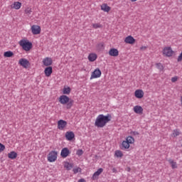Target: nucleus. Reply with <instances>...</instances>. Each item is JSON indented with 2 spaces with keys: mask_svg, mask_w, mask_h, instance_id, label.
Instances as JSON below:
<instances>
[{
  "mask_svg": "<svg viewBox=\"0 0 182 182\" xmlns=\"http://www.w3.org/2000/svg\"><path fill=\"white\" fill-rule=\"evenodd\" d=\"M18 65L22 66L24 69H28L29 66H31V63L26 58H21L18 60Z\"/></svg>",
  "mask_w": 182,
  "mask_h": 182,
  "instance_id": "423d86ee",
  "label": "nucleus"
},
{
  "mask_svg": "<svg viewBox=\"0 0 182 182\" xmlns=\"http://www.w3.org/2000/svg\"><path fill=\"white\" fill-rule=\"evenodd\" d=\"M22 6V3L19 1H15L13 4H11V8L12 9H21V7Z\"/></svg>",
  "mask_w": 182,
  "mask_h": 182,
  "instance_id": "6ab92c4d",
  "label": "nucleus"
},
{
  "mask_svg": "<svg viewBox=\"0 0 182 182\" xmlns=\"http://www.w3.org/2000/svg\"><path fill=\"white\" fill-rule=\"evenodd\" d=\"M69 154H70V151H69V149L63 148L61 150L60 156H61V157H63V159H66V157H68V156H69Z\"/></svg>",
  "mask_w": 182,
  "mask_h": 182,
  "instance_id": "4468645a",
  "label": "nucleus"
},
{
  "mask_svg": "<svg viewBox=\"0 0 182 182\" xmlns=\"http://www.w3.org/2000/svg\"><path fill=\"white\" fill-rule=\"evenodd\" d=\"M177 62H182V51H181V53L179 54V55L178 56Z\"/></svg>",
  "mask_w": 182,
  "mask_h": 182,
  "instance_id": "e433bc0d",
  "label": "nucleus"
},
{
  "mask_svg": "<svg viewBox=\"0 0 182 182\" xmlns=\"http://www.w3.org/2000/svg\"><path fill=\"white\" fill-rule=\"evenodd\" d=\"M128 171H130V168H128V170H127Z\"/></svg>",
  "mask_w": 182,
  "mask_h": 182,
  "instance_id": "a18cd8bd",
  "label": "nucleus"
},
{
  "mask_svg": "<svg viewBox=\"0 0 182 182\" xmlns=\"http://www.w3.org/2000/svg\"><path fill=\"white\" fill-rule=\"evenodd\" d=\"M122 146L123 149L127 150L128 149H130V144H129L128 141L125 140L122 141Z\"/></svg>",
  "mask_w": 182,
  "mask_h": 182,
  "instance_id": "a878e982",
  "label": "nucleus"
},
{
  "mask_svg": "<svg viewBox=\"0 0 182 182\" xmlns=\"http://www.w3.org/2000/svg\"><path fill=\"white\" fill-rule=\"evenodd\" d=\"M74 174H77V173H82V168L80 167H77L73 170Z\"/></svg>",
  "mask_w": 182,
  "mask_h": 182,
  "instance_id": "473e14b6",
  "label": "nucleus"
},
{
  "mask_svg": "<svg viewBox=\"0 0 182 182\" xmlns=\"http://www.w3.org/2000/svg\"><path fill=\"white\" fill-rule=\"evenodd\" d=\"M47 160L49 163H55L58 160V151H51L49 152Z\"/></svg>",
  "mask_w": 182,
  "mask_h": 182,
  "instance_id": "39448f33",
  "label": "nucleus"
},
{
  "mask_svg": "<svg viewBox=\"0 0 182 182\" xmlns=\"http://www.w3.org/2000/svg\"><path fill=\"white\" fill-rule=\"evenodd\" d=\"M68 126V122L63 119H60L58 122V129L59 130H65V128Z\"/></svg>",
  "mask_w": 182,
  "mask_h": 182,
  "instance_id": "1a4fd4ad",
  "label": "nucleus"
},
{
  "mask_svg": "<svg viewBox=\"0 0 182 182\" xmlns=\"http://www.w3.org/2000/svg\"><path fill=\"white\" fill-rule=\"evenodd\" d=\"M125 141H127L129 144H134V138L132 136H129L126 138Z\"/></svg>",
  "mask_w": 182,
  "mask_h": 182,
  "instance_id": "c756f323",
  "label": "nucleus"
},
{
  "mask_svg": "<svg viewBox=\"0 0 182 182\" xmlns=\"http://www.w3.org/2000/svg\"><path fill=\"white\" fill-rule=\"evenodd\" d=\"M53 72V70L51 66L47 67L44 70V73H45L46 77H50V75H52Z\"/></svg>",
  "mask_w": 182,
  "mask_h": 182,
  "instance_id": "a211bd4d",
  "label": "nucleus"
},
{
  "mask_svg": "<svg viewBox=\"0 0 182 182\" xmlns=\"http://www.w3.org/2000/svg\"><path fill=\"white\" fill-rule=\"evenodd\" d=\"M18 43L26 52H29L32 49V43L28 40H21Z\"/></svg>",
  "mask_w": 182,
  "mask_h": 182,
  "instance_id": "7ed1b4c3",
  "label": "nucleus"
},
{
  "mask_svg": "<svg viewBox=\"0 0 182 182\" xmlns=\"http://www.w3.org/2000/svg\"><path fill=\"white\" fill-rule=\"evenodd\" d=\"M181 133L180 132V129H174L172 133L173 137H177V136H180Z\"/></svg>",
  "mask_w": 182,
  "mask_h": 182,
  "instance_id": "7c9ffc66",
  "label": "nucleus"
},
{
  "mask_svg": "<svg viewBox=\"0 0 182 182\" xmlns=\"http://www.w3.org/2000/svg\"><path fill=\"white\" fill-rule=\"evenodd\" d=\"M112 120V115L111 114H107V115H104V114H100L97 117L95 122V126L96 127H105L109 122Z\"/></svg>",
  "mask_w": 182,
  "mask_h": 182,
  "instance_id": "f257e3e1",
  "label": "nucleus"
},
{
  "mask_svg": "<svg viewBox=\"0 0 182 182\" xmlns=\"http://www.w3.org/2000/svg\"><path fill=\"white\" fill-rule=\"evenodd\" d=\"M169 164L171 166V168H178V166L177 165V162L174 161L173 159H169L168 160Z\"/></svg>",
  "mask_w": 182,
  "mask_h": 182,
  "instance_id": "b1692460",
  "label": "nucleus"
},
{
  "mask_svg": "<svg viewBox=\"0 0 182 182\" xmlns=\"http://www.w3.org/2000/svg\"><path fill=\"white\" fill-rule=\"evenodd\" d=\"M83 154V150L82 149H78L77 151V156H82Z\"/></svg>",
  "mask_w": 182,
  "mask_h": 182,
  "instance_id": "4c0bfd02",
  "label": "nucleus"
},
{
  "mask_svg": "<svg viewBox=\"0 0 182 182\" xmlns=\"http://www.w3.org/2000/svg\"><path fill=\"white\" fill-rule=\"evenodd\" d=\"M103 173V168H100L97 171L94 173L92 176V180H97L99 178V176H100Z\"/></svg>",
  "mask_w": 182,
  "mask_h": 182,
  "instance_id": "2eb2a0df",
  "label": "nucleus"
},
{
  "mask_svg": "<svg viewBox=\"0 0 182 182\" xmlns=\"http://www.w3.org/2000/svg\"><path fill=\"white\" fill-rule=\"evenodd\" d=\"M97 59V55L95 53H91L88 55V60L90 62H95Z\"/></svg>",
  "mask_w": 182,
  "mask_h": 182,
  "instance_id": "412c9836",
  "label": "nucleus"
},
{
  "mask_svg": "<svg viewBox=\"0 0 182 182\" xmlns=\"http://www.w3.org/2000/svg\"><path fill=\"white\" fill-rule=\"evenodd\" d=\"M65 139L68 140V141H71V140L75 139V133H73V132H67L65 133Z\"/></svg>",
  "mask_w": 182,
  "mask_h": 182,
  "instance_id": "f3484780",
  "label": "nucleus"
},
{
  "mask_svg": "<svg viewBox=\"0 0 182 182\" xmlns=\"http://www.w3.org/2000/svg\"><path fill=\"white\" fill-rule=\"evenodd\" d=\"M110 9H112V8H110L107 4H102L101 5V10L104 12H110Z\"/></svg>",
  "mask_w": 182,
  "mask_h": 182,
  "instance_id": "4be33fe9",
  "label": "nucleus"
},
{
  "mask_svg": "<svg viewBox=\"0 0 182 182\" xmlns=\"http://www.w3.org/2000/svg\"><path fill=\"white\" fill-rule=\"evenodd\" d=\"M5 150V145L0 143V153H2Z\"/></svg>",
  "mask_w": 182,
  "mask_h": 182,
  "instance_id": "c9c22d12",
  "label": "nucleus"
},
{
  "mask_svg": "<svg viewBox=\"0 0 182 182\" xmlns=\"http://www.w3.org/2000/svg\"><path fill=\"white\" fill-rule=\"evenodd\" d=\"M13 56H14V52L12 51H6L4 53V58H13Z\"/></svg>",
  "mask_w": 182,
  "mask_h": 182,
  "instance_id": "bb28decb",
  "label": "nucleus"
},
{
  "mask_svg": "<svg viewBox=\"0 0 182 182\" xmlns=\"http://www.w3.org/2000/svg\"><path fill=\"white\" fill-rule=\"evenodd\" d=\"M146 49H147V46H143L140 47V50H146Z\"/></svg>",
  "mask_w": 182,
  "mask_h": 182,
  "instance_id": "58836bf2",
  "label": "nucleus"
},
{
  "mask_svg": "<svg viewBox=\"0 0 182 182\" xmlns=\"http://www.w3.org/2000/svg\"><path fill=\"white\" fill-rule=\"evenodd\" d=\"M162 55L165 58H171L174 55V50L171 46H166L162 50Z\"/></svg>",
  "mask_w": 182,
  "mask_h": 182,
  "instance_id": "20e7f679",
  "label": "nucleus"
},
{
  "mask_svg": "<svg viewBox=\"0 0 182 182\" xmlns=\"http://www.w3.org/2000/svg\"><path fill=\"white\" fill-rule=\"evenodd\" d=\"M178 79H179L178 76H174L171 77V81L172 82V83H176V82H177Z\"/></svg>",
  "mask_w": 182,
  "mask_h": 182,
  "instance_id": "72a5a7b5",
  "label": "nucleus"
},
{
  "mask_svg": "<svg viewBox=\"0 0 182 182\" xmlns=\"http://www.w3.org/2000/svg\"><path fill=\"white\" fill-rule=\"evenodd\" d=\"M114 156L118 159H122V157H123V152L120 150H117L114 152Z\"/></svg>",
  "mask_w": 182,
  "mask_h": 182,
  "instance_id": "cd10ccee",
  "label": "nucleus"
},
{
  "mask_svg": "<svg viewBox=\"0 0 182 182\" xmlns=\"http://www.w3.org/2000/svg\"><path fill=\"white\" fill-rule=\"evenodd\" d=\"M124 42L129 45H134L136 43V39L132 36H128L124 38Z\"/></svg>",
  "mask_w": 182,
  "mask_h": 182,
  "instance_id": "9d476101",
  "label": "nucleus"
},
{
  "mask_svg": "<svg viewBox=\"0 0 182 182\" xmlns=\"http://www.w3.org/2000/svg\"><path fill=\"white\" fill-rule=\"evenodd\" d=\"M131 134H133L134 136H139V132H132Z\"/></svg>",
  "mask_w": 182,
  "mask_h": 182,
  "instance_id": "ea45409f",
  "label": "nucleus"
},
{
  "mask_svg": "<svg viewBox=\"0 0 182 182\" xmlns=\"http://www.w3.org/2000/svg\"><path fill=\"white\" fill-rule=\"evenodd\" d=\"M8 157L9 159H11V160H15L16 157H18V154L15 151H11L10 153L8 154Z\"/></svg>",
  "mask_w": 182,
  "mask_h": 182,
  "instance_id": "5701e85b",
  "label": "nucleus"
},
{
  "mask_svg": "<svg viewBox=\"0 0 182 182\" xmlns=\"http://www.w3.org/2000/svg\"><path fill=\"white\" fill-rule=\"evenodd\" d=\"M137 0H131V2H136Z\"/></svg>",
  "mask_w": 182,
  "mask_h": 182,
  "instance_id": "c03bdc74",
  "label": "nucleus"
},
{
  "mask_svg": "<svg viewBox=\"0 0 182 182\" xmlns=\"http://www.w3.org/2000/svg\"><path fill=\"white\" fill-rule=\"evenodd\" d=\"M52 63H53V60H52V58H50L49 57H46L43 59V65L44 66L49 67V66L52 65Z\"/></svg>",
  "mask_w": 182,
  "mask_h": 182,
  "instance_id": "f8f14e48",
  "label": "nucleus"
},
{
  "mask_svg": "<svg viewBox=\"0 0 182 182\" xmlns=\"http://www.w3.org/2000/svg\"><path fill=\"white\" fill-rule=\"evenodd\" d=\"M32 12V9L31 8H27L26 10H25V14H31V13Z\"/></svg>",
  "mask_w": 182,
  "mask_h": 182,
  "instance_id": "f704fd0d",
  "label": "nucleus"
},
{
  "mask_svg": "<svg viewBox=\"0 0 182 182\" xmlns=\"http://www.w3.org/2000/svg\"><path fill=\"white\" fill-rule=\"evenodd\" d=\"M77 182H86V180L81 178V179L78 180Z\"/></svg>",
  "mask_w": 182,
  "mask_h": 182,
  "instance_id": "a19ab883",
  "label": "nucleus"
},
{
  "mask_svg": "<svg viewBox=\"0 0 182 182\" xmlns=\"http://www.w3.org/2000/svg\"><path fill=\"white\" fill-rule=\"evenodd\" d=\"M112 171H113V173H116V171H117L116 168H112Z\"/></svg>",
  "mask_w": 182,
  "mask_h": 182,
  "instance_id": "79ce46f5",
  "label": "nucleus"
},
{
  "mask_svg": "<svg viewBox=\"0 0 182 182\" xmlns=\"http://www.w3.org/2000/svg\"><path fill=\"white\" fill-rule=\"evenodd\" d=\"M71 89L69 87H64L63 90V95H70Z\"/></svg>",
  "mask_w": 182,
  "mask_h": 182,
  "instance_id": "c85d7f7f",
  "label": "nucleus"
},
{
  "mask_svg": "<svg viewBox=\"0 0 182 182\" xmlns=\"http://www.w3.org/2000/svg\"><path fill=\"white\" fill-rule=\"evenodd\" d=\"M33 35H39L41 33V26L38 25H33L31 28Z\"/></svg>",
  "mask_w": 182,
  "mask_h": 182,
  "instance_id": "6e6552de",
  "label": "nucleus"
},
{
  "mask_svg": "<svg viewBox=\"0 0 182 182\" xmlns=\"http://www.w3.org/2000/svg\"><path fill=\"white\" fill-rule=\"evenodd\" d=\"M109 56L117 58L119 56V50L117 48H111L108 52Z\"/></svg>",
  "mask_w": 182,
  "mask_h": 182,
  "instance_id": "ddd939ff",
  "label": "nucleus"
},
{
  "mask_svg": "<svg viewBox=\"0 0 182 182\" xmlns=\"http://www.w3.org/2000/svg\"><path fill=\"white\" fill-rule=\"evenodd\" d=\"M102 76V71L99 68H96L94 72L92 73L90 80L92 79H97V77H100Z\"/></svg>",
  "mask_w": 182,
  "mask_h": 182,
  "instance_id": "0eeeda50",
  "label": "nucleus"
},
{
  "mask_svg": "<svg viewBox=\"0 0 182 182\" xmlns=\"http://www.w3.org/2000/svg\"><path fill=\"white\" fill-rule=\"evenodd\" d=\"M92 28L94 29H99L100 28H103V26H102L100 23H92Z\"/></svg>",
  "mask_w": 182,
  "mask_h": 182,
  "instance_id": "2f4dec72",
  "label": "nucleus"
},
{
  "mask_svg": "<svg viewBox=\"0 0 182 182\" xmlns=\"http://www.w3.org/2000/svg\"><path fill=\"white\" fill-rule=\"evenodd\" d=\"M156 69L159 70V72H164V65L161 63H158L155 64Z\"/></svg>",
  "mask_w": 182,
  "mask_h": 182,
  "instance_id": "393cba45",
  "label": "nucleus"
},
{
  "mask_svg": "<svg viewBox=\"0 0 182 182\" xmlns=\"http://www.w3.org/2000/svg\"><path fill=\"white\" fill-rule=\"evenodd\" d=\"M64 168H66L68 171L72 170L73 168V163H69L68 161L63 162Z\"/></svg>",
  "mask_w": 182,
  "mask_h": 182,
  "instance_id": "aec40b11",
  "label": "nucleus"
},
{
  "mask_svg": "<svg viewBox=\"0 0 182 182\" xmlns=\"http://www.w3.org/2000/svg\"><path fill=\"white\" fill-rule=\"evenodd\" d=\"M133 110L136 114H143V107L140 105L134 106Z\"/></svg>",
  "mask_w": 182,
  "mask_h": 182,
  "instance_id": "dca6fc26",
  "label": "nucleus"
},
{
  "mask_svg": "<svg viewBox=\"0 0 182 182\" xmlns=\"http://www.w3.org/2000/svg\"><path fill=\"white\" fill-rule=\"evenodd\" d=\"M58 102H60V105H67V109H71L72 106H73V100H71L69 98V97L63 95L60 96L58 99Z\"/></svg>",
  "mask_w": 182,
  "mask_h": 182,
  "instance_id": "f03ea898",
  "label": "nucleus"
},
{
  "mask_svg": "<svg viewBox=\"0 0 182 182\" xmlns=\"http://www.w3.org/2000/svg\"><path fill=\"white\" fill-rule=\"evenodd\" d=\"M134 97L136 99H143V97H144V91L140 89L135 90Z\"/></svg>",
  "mask_w": 182,
  "mask_h": 182,
  "instance_id": "9b49d317",
  "label": "nucleus"
},
{
  "mask_svg": "<svg viewBox=\"0 0 182 182\" xmlns=\"http://www.w3.org/2000/svg\"><path fill=\"white\" fill-rule=\"evenodd\" d=\"M181 105L182 106V97H181Z\"/></svg>",
  "mask_w": 182,
  "mask_h": 182,
  "instance_id": "37998d69",
  "label": "nucleus"
}]
</instances>
